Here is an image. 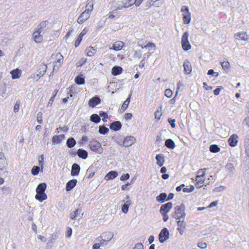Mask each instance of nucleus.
Here are the masks:
<instances>
[{
	"label": "nucleus",
	"mask_w": 249,
	"mask_h": 249,
	"mask_svg": "<svg viewBox=\"0 0 249 249\" xmlns=\"http://www.w3.org/2000/svg\"><path fill=\"white\" fill-rule=\"evenodd\" d=\"M205 172L206 169H200L198 170L195 184L196 188H200L204 185L205 180Z\"/></svg>",
	"instance_id": "1"
},
{
	"label": "nucleus",
	"mask_w": 249,
	"mask_h": 249,
	"mask_svg": "<svg viewBox=\"0 0 249 249\" xmlns=\"http://www.w3.org/2000/svg\"><path fill=\"white\" fill-rule=\"evenodd\" d=\"M144 0H123L122 5L118 6L119 9L130 7L133 5L138 7L141 5Z\"/></svg>",
	"instance_id": "2"
},
{
	"label": "nucleus",
	"mask_w": 249,
	"mask_h": 249,
	"mask_svg": "<svg viewBox=\"0 0 249 249\" xmlns=\"http://www.w3.org/2000/svg\"><path fill=\"white\" fill-rule=\"evenodd\" d=\"M184 211L185 206L183 204L176 206L173 213V217L176 219H184L185 216Z\"/></svg>",
	"instance_id": "3"
},
{
	"label": "nucleus",
	"mask_w": 249,
	"mask_h": 249,
	"mask_svg": "<svg viewBox=\"0 0 249 249\" xmlns=\"http://www.w3.org/2000/svg\"><path fill=\"white\" fill-rule=\"evenodd\" d=\"M188 38L189 34L187 32H185L182 36L181 41L182 49L185 51H188L191 48V45L189 43Z\"/></svg>",
	"instance_id": "4"
},
{
	"label": "nucleus",
	"mask_w": 249,
	"mask_h": 249,
	"mask_svg": "<svg viewBox=\"0 0 249 249\" xmlns=\"http://www.w3.org/2000/svg\"><path fill=\"white\" fill-rule=\"evenodd\" d=\"M113 237V235L111 232H106L102 234V235L97 239L99 241L101 246L106 245L107 242L109 241Z\"/></svg>",
	"instance_id": "5"
},
{
	"label": "nucleus",
	"mask_w": 249,
	"mask_h": 249,
	"mask_svg": "<svg viewBox=\"0 0 249 249\" xmlns=\"http://www.w3.org/2000/svg\"><path fill=\"white\" fill-rule=\"evenodd\" d=\"M181 11L183 13V21L184 24H188L191 20V14L189 11V8L186 6L181 7Z\"/></svg>",
	"instance_id": "6"
},
{
	"label": "nucleus",
	"mask_w": 249,
	"mask_h": 249,
	"mask_svg": "<svg viewBox=\"0 0 249 249\" xmlns=\"http://www.w3.org/2000/svg\"><path fill=\"white\" fill-rule=\"evenodd\" d=\"M89 146L91 151L96 152H98L101 148V143L95 139L90 141Z\"/></svg>",
	"instance_id": "7"
},
{
	"label": "nucleus",
	"mask_w": 249,
	"mask_h": 249,
	"mask_svg": "<svg viewBox=\"0 0 249 249\" xmlns=\"http://www.w3.org/2000/svg\"><path fill=\"white\" fill-rule=\"evenodd\" d=\"M169 238V231L167 228H163L160 232L159 238L160 243H163Z\"/></svg>",
	"instance_id": "8"
},
{
	"label": "nucleus",
	"mask_w": 249,
	"mask_h": 249,
	"mask_svg": "<svg viewBox=\"0 0 249 249\" xmlns=\"http://www.w3.org/2000/svg\"><path fill=\"white\" fill-rule=\"evenodd\" d=\"M173 207V204L171 202H167L166 204H163L161 206L160 212L161 214H165L168 213Z\"/></svg>",
	"instance_id": "9"
},
{
	"label": "nucleus",
	"mask_w": 249,
	"mask_h": 249,
	"mask_svg": "<svg viewBox=\"0 0 249 249\" xmlns=\"http://www.w3.org/2000/svg\"><path fill=\"white\" fill-rule=\"evenodd\" d=\"M90 17V13H89L86 11L82 12L77 19V22L79 24H82L85 22Z\"/></svg>",
	"instance_id": "10"
},
{
	"label": "nucleus",
	"mask_w": 249,
	"mask_h": 249,
	"mask_svg": "<svg viewBox=\"0 0 249 249\" xmlns=\"http://www.w3.org/2000/svg\"><path fill=\"white\" fill-rule=\"evenodd\" d=\"M234 37L238 40H247L249 36L245 32H240L234 35Z\"/></svg>",
	"instance_id": "11"
},
{
	"label": "nucleus",
	"mask_w": 249,
	"mask_h": 249,
	"mask_svg": "<svg viewBox=\"0 0 249 249\" xmlns=\"http://www.w3.org/2000/svg\"><path fill=\"white\" fill-rule=\"evenodd\" d=\"M238 142V136L235 134L231 135L228 139L229 144L231 147H234L237 145Z\"/></svg>",
	"instance_id": "12"
},
{
	"label": "nucleus",
	"mask_w": 249,
	"mask_h": 249,
	"mask_svg": "<svg viewBox=\"0 0 249 249\" xmlns=\"http://www.w3.org/2000/svg\"><path fill=\"white\" fill-rule=\"evenodd\" d=\"M101 103V99L99 97L95 96L91 98L89 101V105L91 107H94L96 106Z\"/></svg>",
	"instance_id": "13"
},
{
	"label": "nucleus",
	"mask_w": 249,
	"mask_h": 249,
	"mask_svg": "<svg viewBox=\"0 0 249 249\" xmlns=\"http://www.w3.org/2000/svg\"><path fill=\"white\" fill-rule=\"evenodd\" d=\"M7 165V162L6 159L4 157L3 153L0 152V170H2Z\"/></svg>",
	"instance_id": "14"
},
{
	"label": "nucleus",
	"mask_w": 249,
	"mask_h": 249,
	"mask_svg": "<svg viewBox=\"0 0 249 249\" xmlns=\"http://www.w3.org/2000/svg\"><path fill=\"white\" fill-rule=\"evenodd\" d=\"M124 45V43L121 41H118L115 42L112 45V47L110 48V49H112L115 51H120L122 50Z\"/></svg>",
	"instance_id": "15"
},
{
	"label": "nucleus",
	"mask_w": 249,
	"mask_h": 249,
	"mask_svg": "<svg viewBox=\"0 0 249 249\" xmlns=\"http://www.w3.org/2000/svg\"><path fill=\"white\" fill-rule=\"evenodd\" d=\"M178 221H177V224L178 226V230L179 231V232L182 234L184 230H185L186 228V223L183 220H181V219H178Z\"/></svg>",
	"instance_id": "16"
},
{
	"label": "nucleus",
	"mask_w": 249,
	"mask_h": 249,
	"mask_svg": "<svg viewBox=\"0 0 249 249\" xmlns=\"http://www.w3.org/2000/svg\"><path fill=\"white\" fill-rule=\"evenodd\" d=\"M80 171V167L77 163H74L72 165L71 170V175L72 176H75L79 175Z\"/></svg>",
	"instance_id": "17"
},
{
	"label": "nucleus",
	"mask_w": 249,
	"mask_h": 249,
	"mask_svg": "<svg viewBox=\"0 0 249 249\" xmlns=\"http://www.w3.org/2000/svg\"><path fill=\"white\" fill-rule=\"evenodd\" d=\"M40 32L39 30L35 31L34 32L33 36L35 41L36 43H40L42 41L43 37L42 36L40 35Z\"/></svg>",
	"instance_id": "18"
},
{
	"label": "nucleus",
	"mask_w": 249,
	"mask_h": 249,
	"mask_svg": "<svg viewBox=\"0 0 249 249\" xmlns=\"http://www.w3.org/2000/svg\"><path fill=\"white\" fill-rule=\"evenodd\" d=\"M77 180L76 179L70 180L66 184V190L67 191H70L72 190L76 185Z\"/></svg>",
	"instance_id": "19"
},
{
	"label": "nucleus",
	"mask_w": 249,
	"mask_h": 249,
	"mask_svg": "<svg viewBox=\"0 0 249 249\" xmlns=\"http://www.w3.org/2000/svg\"><path fill=\"white\" fill-rule=\"evenodd\" d=\"M122 127V124L120 121H115L110 124V128L114 131H118Z\"/></svg>",
	"instance_id": "20"
},
{
	"label": "nucleus",
	"mask_w": 249,
	"mask_h": 249,
	"mask_svg": "<svg viewBox=\"0 0 249 249\" xmlns=\"http://www.w3.org/2000/svg\"><path fill=\"white\" fill-rule=\"evenodd\" d=\"M10 73L12 75V78L13 79H16L19 78L21 74V71L20 69L17 68L12 70Z\"/></svg>",
	"instance_id": "21"
},
{
	"label": "nucleus",
	"mask_w": 249,
	"mask_h": 249,
	"mask_svg": "<svg viewBox=\"0 0 249 249\" xmlns=\"http://www.w3.org/2000/svg\"><path fill=\"white\" fill-rule=\"evenodd\" d=\"M118 6L116 7L114 10L110 12L108 14V18L111 19H115L119 17V14L118 12Z\"/></svg>",
	"instance_id": "22"
},
{
	"label": "nucleus",
	"mask_w": 249,
	"mask_h": 249,
	"mask_svg": "<svg viewBox=\"0 0 249 249\" xmlns=\"http://www.w3.org/2000/svg\"><path fill=\"white\" fill-rule=\"evenodd\" d=\"M35 198L39 201L42 202L47 199V196L45 193L37 192L35 196Z\"/></svg>",
	"instance_id": "23"
},
{
	"label": "nucleus",
	"mask_w": 249,
	"mask_h": 249,
	"mask_svg": "<svg viewBox=\"0 0 249 249\" xmlns=\"http://www.w3.org/2000/svg\"><path fill=\"white\" fill-rule=\"evenodd\" d=\"M85 52L88 56L91 57L96 53V49L92 46L88 47L86 48Z\"/></svg>",
	"instance_id": "24"
},
{
	"label": "nucleus",
	"mask_w": 249,
	"mask_h": 249,
	"mask_svg": "<svg viewBox=\"0 0 249 249\" xmlns=\"http://www.w3.org/2000/svg\"><path fill=\"white\" fill-rule=\"evenodd\" d=\"M94 1L93 0H88L86 5V10L85 11L90 13L93 9Z\"/></svg>",
	"instance_id": "25"
},
{
	"label": "nucleus",
	"mask_w": 249,
	"mask_h": 249,
	"mask_svg": "<svg viewBox=\"0 0 249 249\" xmlns=\"http://www.w3.org/2000/svg\"><path fill=\"white\" fill-rule=\"evenodd\" d=\"M183 67L186 73L190 74L191 73L192 68L191 63L189 61H187L184 62Z\"/></svg>",
	"instance_id": "26"
},
{
	"label": "nucleus",
	"mask_w": 249,
	"mask_h": 249,
	"mask_svg": "<svg viewBox=\"0 0 249 249\" xmlns=\"http://www.w3.org/2000/svg\"><path fill=\"white\" fill-rule=\"evenodd\" d=\"M77 155L80 158L86 159L88 156V152L83 149H79L77 151Z\"/></svg>",
	"instance_id": "27"
},
{
	"label": "nucleus",
	"mask_w": 249,
	"mask_h": 249,
	"mask_svg": "<svg viewBox=\"0 0 249 249\" xmlns=\"http://www.w3.org/2000/svg\"><path fill=\"white\" fill-rule=\"evenodd\" d=\"M123 72V69L120 66H114L112 69L111 73L114 76L121 74Z\"/></svg>",
	"instance_id": "28"
},
{
	"label": "nucleus",
	"mask_w": 249,
	"mask_h": 249,
	"mask_svg": "<svg viewBox=\"0 0 249 249\" xmlns=\"http://www.w3.org/2000/svg\"><path fill=\"white\" fill-rule=\"evenodd\" d=\"M118 176V173L115 171H111L109 172L106 176L105 178L106 180H108L113 179Z\"/></svg>",
	"instance_id": "29"
},
{
	"label": "nucleus",
	"mask_w": 249,
	"mask_h": 249,
	"mask_svg": "<svg viewBox=\"0 0 249 249\" xmlns=\"http://www.w3.org/2000/svg\"><path fill=\"white\" fill-rule=\"evenodd\" d=\"M131 96V94H129L128 97L127 98V99L125 100V101L124 102V103L122 105L121 110L122 112L126 110V109L127 108V107L130 103V102Z\"/></svg>",
	"instance_id": "30"
},
{
	"label": "nucleus",
	"mask_w": 249,
	"mask_h": 249,
	"mask_svg": "<svg viewBox=\"0 0 249 249\" xmlns=\"http://www.w3.org/2000/svg\"><path fill=\"white\" fill-rule=\"evenodd\" d=\"M127 199H129V197L127 196ZM131 204V201L128 199L125 204H124L122 207V211L124 213H126L128 211V209Z\"/></svg>",
	"instance_id": "31"
},
{
	"label": "nucleus",
	"mask_w": 249,
	"mask_h": 249,
	"mask_svg": "<svg viewBox=\"0 0 249 249\" xmlns=\"http://www.w3.org/2000/svg\"><path fill=\"white\" fill-rule=\"evenodd\" d=\"M47 70V66L45 65H42L40 66V67L39 69L38 73L37 74V76L38 78H40L45 73Z\"/></svg>",
	"instance_id": "32"
},
{
	"label": "nucleus",
	"mask_w": 249,
	"mask_h": 249,
	"mask_svg": "<svg viewBox=\"0 0 249 249\" xmlns=\"http://www.w3.org/2000/svg\"><path fill=\"white\" fill-rule=\"evenodd\" d=\"M47 185L44 182L39 184L36 189V192L45 193Z\"/></svg>",
	"instance_id": "33"
},
{
	"label": "nucleus",
	"mask_w": 249,
	"mask_h": 249,
	"mask_svg": "<svg viewBox=\"0 0 249 249\" xmlns=\"http://www.w3.org/2000/svg\"><path fill=\"white\" fill-rule=\"evenodd\" d=\"M156 159L157 160V164L160 166L161 167L164 162V157L162 155L158 154L156 156Z\"/></svg>",
	"instance_id": "34"
},
{
	"label": "nucleus",
	"mask_w": 249,
	"mask_h": 249,
	"mask_svg": "<svg viewBox=\"0 0 249 249\" xmlns=\"http://www.w3.org/2000/svg\"><path fill=\"white\" fill-rule=\"evenodd\" d=\"M167 195L165 193H162L160 194V195L156 197V200L157 201L159 202H164L165 200H167L166 199Z\"/></svg>",
	"instance_id": "35"
},
{
	"label": "nucleus",
	"mask_w": 249,
	"mask_h": 249,
	"mask_svg": "<svg viewBox=\"0 0 249 249\" xmlns=\"http://www.w3.org/2000/svg\"><path fill=\"white\" fill-rule=\"evenodd\" d=\"M165 146L169 148L174 149L175 147V144L174 141L171 139H167L165 142Z\"/></svg>",
	"instance_id": "36"
},
{
	"label": "nucleus",
	"mask_w": 249,
	"mask_h": 249,
	"mask_svg": "<svg viewBox=\"0 0 249 249\" xmlns=\"http://www.w3.org/2000/svg\"><path fill=\"white\" fill-rule=\"evenodd\" d=\"M67 145L69 148H72L76 144V141L73 138H70L67 141Z\"/></svg>",
	"instance_id": "37"
},
{
	"label": "nucleus",
	"mask_w": 249,
	"mask_h": 249,
	"mask_svg": "<svg viewBox=\"0 0 249 249\" xmlns=\"http://www.w3.org/2000/svg\"><path fill=\"white\" fill-rule=\"evenodd\" d=\"M74 81L78 85H83L85 83V79L82 76H76L75 78Z\"/></svg>",
	"instance_id": "38"
},
{
	"label": "nucleus",
	"mask_w": 249,
	"mask_h": 249,
	"mask_svg": "<svg viewBox=\"0 0 249 249\" xmlns=\"http://www.w3.org/2000/svg\"><path fill=\"white\" fill-rule=\"evenodd\" d=\"M90 120L94 123H98L100 122L101 118L97 114H93L90 116Z\"/></svg>",
	"instance_id": "39"
},
{
	"label": "nucleus",
	"mask_w": 249,
	"mask_h": 249,
	"mask_svg": "<svg viewBox=\"0 0 249 249\" xmlns=\"http://www.w3.org/2000/svg\"><path fill=\"white\" fill-rule=\"evenodd\" d=\"M162 114V113L161 110V107H160V109H157L154 113L155 119H156L158 121L160 119V117L161 116Z\"/></svg>",
	"instance_id": "40"
},
{
	"label": "nucleus",
	"mask_w": 249,
	"mask_h": 249,
	"mask_svg": "<svg viewBox=\"0 0 249 249\" xmlns=\"http://www.w3.org/2000/svg\"><path fill=\"white\" fill-rule=\"evenodd\" d=\"M220 148L217 145L212 144L210 146V151L213 153H217L219 152Z\"/></svg>",
	"instance_id": "41"
},
{
	"label": "nucleus",
	"mask_w": 249,
	"mask_h": 249,
	"mask_svg": "<svg viewBox=\"0 0 249 249\" xmlns=\"http://www.w3.org/2000/svg\"><path fill=\"white\" fill-rule=\"evenodd\" d=\"M81 213V210L79 209H76L73 212L70 214V217L72 219H74L78 214Z\"/></svg>",
	"instance_id": "42"
},
{
	"label": "nucleus",
	"mask_w": 249,
	"mask_h": 249,
	"mask_svg": "<svg viewBox=\"0 0 249 249\" xmlns=\"http://www.w3.org/2000/svg\"><path fill=\"white\" fill-rule=\"evenodd\" d=\"M48 23V22L47 21H44L41 22L38 26V30L40 31V32H42L43 29L47 27Z\"/></svg>",
	"instance_id": "43"
},
{
	"label": "nucleus",
	"mask_w": 249,
	"mask_h": 249,
	"mask_svg": "<svg viewBox=\"0 0 249 249\" xmlns=\"http://www.w3.org/2000/svg\"><path fill=\"white\" fill-rule=\"evenodd\" d=\"M40 167L39 166H33L31 170L32 174L35 176L38 175L40 171Z\"/></svg>",
	"instance_id": "44"
},
{
	"label": "nucleus",
	"mask_w": 249,
	"mask_h": 249,
	"mask_svg": "<svg viewBox=\"0 0 249 249\" xmlns=\"http://www.w3.org/2000/svg\"><path fill=\"white\" fill-rule=\"evenodd\" d=\"M87 61V59L86 58H81L78 62L76 63V66L78 67H81L83 65H84Z\"/></svg>",
	"instance_id": "45"
},
{
	"label": "nucleus",
	"mask_w": 249,
	"mask_h": 249,
	"mask_svg": "<svg viewBox=\"0 0 249 249\" xmlns=\"http://www.w3.org/2000/svg\"><path fill=\"white\" fill-rule=\"evenodd\" d=\"M142 48H145V49H149L150 50V49H155L156 48V45L152 42H148L144 46L142 47Z\"/></svg>",
	"instance_id": "46"
},
{
	"label": "nucleus",
	"mask_w": 249,
	"mask_h": 249,
	"mask_svg": "<svg viewBox=\"0 0 249 249\" xmlns=\"http://www.w3.org/2000/svg\"><path fill=\"white\" fill-rule=\"evenodd\" d=\"M108 131V129L105 126H100L99 132L102 134H105Z\"/></svg>",
	"instance_id": "47"
},
{
	"label": "nucleus",
	"mask_w": 249,
	"mask_h": 249,
	"mask_svg": "<svg viewBox=\"0 0 249 249\" xmlns=\"http://www.w3.org/2000/svg\"><path fill=\"white\" fill-rule=\"evenodd\" d=\"M61 140V136H54L52 138L53 142L55 143H58Z\"/></svg>",
	"instance_id": "48"
},
{
	"label": "nucleus",
	"mask_w": 249,
	"mask_h": 249,
	"mask_svg": "<svg viewBox=\"0 0 249 249\" xmlns=\"http://www.w3.org/2000/svg\"><path fill=\"white\" fill-rule=\"evenodd\" d=\"M221 65L222 68L224 70H228L230 67V63L228 61L221 62Z\"/></svg>",
	"instance_id": "49"
},
{
	"label": "nucleus",
	"mask_w": 249,
	"mask_h": 249,
	"mask_svg": "<svg viewBox=\"0 0 249 249\" xmlns=\"http://www.w3.org/2000/svg\"><path fill=\"white\" fill-rule=\"evenodd\" d=\"M38 162H39V165L41 168V170H42L43 168V163H44V156H43V155H41L38 157Z\"/></svg>",
	"instance_id": "50"
},
{
	"label": "nucleus",
	"mask_w": 249,
	"mask_h": 249,
	"mask_svg": "<svg viewBox=\"0 0 249 249\" xmlns=\"http://www.w3.org/2000/svg\"><path fill=\"white\" fill-rule=\"evenodd\" d=\"M131 139H132V140H133V137H130L129 138H125L124 141V144H125L126 146H129V145H132L133 143V142H128V141H131Z\"/></svg>",
	"instance_id": "51"
},
{
	"label": "nucleus",
	"mask_w": 249,
	"mask_h": 249,
	"mask_svg": "<svg viewBox=\"0 0 249 249\" xmlns=\"http://www.w3.org/2000/svg\"><path fill=\"white\" fill-rule=\"evenodd\" d=\"M173 92L172 90L169 89H167L165 90L164 95L167 97L170 98L172 96Z\"/></svg>",
	"instance_id": "52"
},
{
	"label": "nucleus",
	"mask_w": 249,
	"mask_h": 249,
	"mask_svg": "<svg viewBox=\"0 0 249 249\" xmlns=\"http://www.w3.org/2000/svg\"><path fill=\"white\" fill-rule=\"evenodd\" d=\"M58 90L57 89L54 91V93L53 95L51 97V98H50V99L49 101V103H48L49 105H50L51 106L52 105V104L53 102L54 99L56 95L58 93Z\"/></svg>",
	"instance_id": "53"
},
{
	"label": "nucleus",
	"mask_w": 249,
	"mask_h": 249,
	"mask_svg": "<svg viewBox=\"0 0 249 249\" xmlns=\"http://www.w3.org/2000/svg\"><path fill=\"white\" fill-rule=\"evenodd\" d=\"M19 106H20V102L19 101H18L16 102V103H15V104L14 105V111L15 112H17L18 111L19 108Z\"/></svg>",
	"instance_id": "54"
},
{
	"label": "nucleus",
	"mask_w": 249,
	"mask_h": 249,
	"mask_svg": "<svg viewBox=\"0 0 249 249\" xmlns=\"http://www.w3.org/2000/svg\"><path fill=\"white\" fill-rule=\"evenodd\" d=\"M72 234V229L70 227H68L66 229V236L67 237H70Z\"/></svg>",
	"instance_id": "55"
},
{
	"label": "nucleus",
	"mask_w": 249,
	"mask_h": 249,
	"mask_svg": "<svg viewBox=\"0 0 249 249\" xmlns=\"http://www.w3.org/2000/svg\"><path fill=\"white\" fill-rule=\"evenodd\" d=\"M129 178V175L128 173L123 174L120 178V180L124 181L127 180Z\"/></svg>",
	"instance_id": "56"
},
{
	"label": "nucleus",
	"mask_w": 249,
	"mask_h": 249,
	"mask_svg": "<svg viewBox=\"0 0 249 249\" xmlns=\"http://www.w3.org/2000/svg\"><path fill=\"white\" fill-rule=\"evenodd\" d=\"M37 121L39 124L42 123V113L41 112L37 113Z\"/></svg>",
	"instance_id": "57"
},
{
	"label": "nucleus",
	"mask_w": 249,
	"mask_h": 249,
	"mask_svg": "<svg viewBox=\"0 0 249 249\" xmlns=\"http://www.w3.org/2000/svg\"><path fill=\"white\" fill-rule=\"evenodd\" d=\"M99 115L101 116V117H103V120L104 121V120L105 119H106V118H108V115H107V113L105 111H101L99 113Z\"/></svg>",
	"instance_id": "58"
},
{
	"label": "nucleus",
	"mask_w": 249,
	"mask_h": 249,
	"mask_svg": "<svg viewBox=\"0 0 249 249\" xmlns=\"http://www.w3.org/2000/svg\"><path fill=\"white\" fill-rule=\"evenodd\" d=\"M197 246L201 249H205L207 247V244L205 242H201L197 244Z\"/></svg>",
	"instance_id": "59"
},
{
	"label": "nucleus",
	"mask_w": 249,
	"mask_h": 249,
	"mask_svg": "<svg viewBox=\"0 0 249 249\" xmlns=\"http://www.w3.org/2000/svg\"><path fill=\"white\" fill-rule=\"evenodd\" d=\"M132 117V114L130 113H126L124 114V118L126 120H130Z\"/></svg>",
	"instance_id": "60"
},
{
	"label": "nucleus",
	"mask_w": 249,
	"mask_h": 249,
	"mask_svg": "<svg viewBox=\"0 0 249 249\" xmlns=\"http://www.w3.org/2000/svg\"><path fill=\"white\" fill-rule=\"evenodd\" d=\"M222 89V87H220V88H216L213 91V93L215 95H218L221 90Z\"/></svg>",
	"instance_id": "61"
},
{
	"label": "nucleus",
	"mask_w": 249,
	"mask_h": 249,
	"mask_svg": "<svg viewBox=\"0 0 249 249\" xmlns=\"http://www.w3.org/2000/svg\"><path fill=\"white\" fill-rule=\"evenodd\" d=\"M68 93L70 94V97L71 98V100H72V96H73V91L71 88H69L67 89Z\"/></svg>",
	"instance_id": "62"
},
{
	"label": "nucleus",
	"mask_w": 249,
	"mask_h": 249,
	"mask_svg": "<svg viewBox=\"0 0 249 249\" xmlns=\"http://www.w3.org/2000/svg\"><path fill=\"white\" fill-rule=\"evenodd\" d=\"M217 203H218L217 201H213L210 204V205L208 206V207L212 208V207H214L217 205Z\"/></svg>",
	"instance_id": "63"
},
{
	"label": "nucleus",
	"mask_w": 249,
	"mask_h": 249,
	"mask_svg": "<svg viewBox=\"0 0 249 249\" xmlns=\"http://www.w3.org/2000/svg\"><path fill=\"white\" fill-rule=\"evenodd\" d=\"M203 87L204 88H205V89L206 90H210V89H212V87H209L207 85V84L206 83V82H204L203 83Z\"/></svg>",
	"instance_id": "64"
}]
</instances>
